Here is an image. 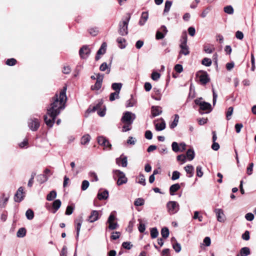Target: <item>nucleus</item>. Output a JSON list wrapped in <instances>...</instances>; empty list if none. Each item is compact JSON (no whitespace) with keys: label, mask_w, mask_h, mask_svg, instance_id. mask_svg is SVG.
Segmentation results:
<instances>
[{"label":"nucleus","mask_w":256,"mask_h":256,"mask_svg":"<svg viewBox=\"0 0 256 256\" xmlns=\"http://www.w3.org/2000/svg\"><path fill=\"white\" fill-rule=\"evenodd\" d=\"M56 196V190L51 191L46 196V200L48 201H51L55 198Z\"/></svg>","instance_id":"obj_30"},{"label":"nucleus","mask_w":256,"mask_h":256,"mask_svg":"<svg viewBox=\"0 0 256 256\" xmlns=\"http://www.w3.org/2000/svg\"><path fill=\"white\" fill-rule=\"evenodd\" d=\"M156 129L158 131H160L164 130L166 128V124L164 121L161 123H157L155 125Z\"/></svg>","instance_id":"obj_32"},{"label":"nucleus","mask_w":256,"mask_h":256,"mask_svg":"<svg viewBox=\"0 0 256 256\" xmlns=\"http://www.w3.org/2000/svg\"><path fill=\"white\" fill-rule=\"evenodd\" d=\"M23 191L24 189L22 187L20 186L18 188L14 196L15 202H19L23 200L24 197Z\"/></svg>","instance_id":"obj_14"},{"label":"nucleus","mask_w":256,"mask_h":256,"mask_svg":"<svg viewBox=\"0 0 256 256\" xmlns=\"http://www.w3.org/2000/svg\"><path fill=\"white\" fill-rule=\"evenodd\" d=\"M100 70L102 72H104V71L107 70L106 74H109L110 71V68L108 66L107 63L105 62H103L100 66Z\"/></svg>","instance_id":"obj_29"},{"label":"nucleus","mask_w":256,"mask_h":256,"mask_svg":"<svg viewBox=\"0 0 256 256\" xmlns=\"http://www.w3.org/2000/svg\"><path fill=\"white\" fill-rule=\"evenodd\" d=\"M202 98H199L194 100V102L196 104L198 105L200 107V110H208L206 113H208L212 110L211 104L207 102H203L202 100Z\"/></svg>","instance_id":"obj_4"},{"label":"nucleus","mask_w":256,"mask_h":256,"mask_svg":"<svg viewBox=\"0 0 256 256\" xmlns=\"http://www.w3.org/2000/svg\"><path fill=\"white\" fill-rule=\"evenodd\" d=\"M179 120V116L178 114H176L174 115V121L170 124V128H174L176 127L178 125Z\"/></svg>","instance_id":"obj_35"},{"label":"nucleus","mask_w":256,"mask_h":256,"mask_svg":"<svg viewBox=\"0 0 256 256\" xmlns=\"http://www.w3.org/2000/svg\"><path fill=\"white\" fill-rule=\"evenodd\" d=\"M122 246L124 248L126 249V250H130L132 246V245L130 244V242H124L122 244Z\"/></svg>","instance_id":"obj_58"},{"label":"nucleus","mask_w":256,"mask_h":256,"mask_svg":"<svg viewBox=\"0 0 256 256\" xmlns=\"http://www.w3.org/2000/svg\"><path fill=\"white\" fill-rule=\"evenodd\" d=\"M90 53V50L87 46H82L79 50V54L81 58H86Z\"/></svg>","instance_id":"obj_10"},{"label":"nucleus","mask_w":256,"mask_h":256,"mask_svg":"<svg viewBox=\"0 0 256 256\" xmlns=\"http://www.w3.org/2000/svg\"><path fill=\"white\" fill-rule=\"evenodd\" d=\"M174 70L180 73L183 71V68L182 65L180 64H177L174 66Z\"/></svg>","instance_id":"obj_62"},{"label":"nucleus","mask_w":256,"mask_h":256,"mask_svg":"<svg viewBox=\"0 0 256 256\" xmlns=\"http://www.w3.org/2000/svg\"><path fill=\"white\" fill-rule=\"evenodd\" d=\"M66 90V88L64 87L59 94H56L52 98V102L50 107L47 109L46 114L44 116V120L49 127L51 128L53 126L56 117L65 108V104L67 100Z\"/></svg>","instance_id":"obj_1"},{"label":"nucleus","mask_w":256,"mask_h":256,"mask_svg":"<svg viewBox=\"0 0 256 256\" xmlns=\"http://www.w3.org/2000/svg\"><path fill=\"white\" fill-rule=\"evenodd\" d=\"M245 218L247 220L252 221L254 218V215L252 213H248L245 216Z\"/></svg>","instance_id":"obj_63"},{"label":"nucleus","mask_w":256,"mask_h":256,"mask_svg":"<svg viewBox=\"0 0 256 256\" xmlns=\"http://www.w3.org/2000/svg\"><path fill=\"white\" fill-rule=\"evenodd\" d=\"M148 18V14L147 12H142L138 24L140 26H144Z\"/></svg>","instance_id":"obj_18"},{"label":"nucleus","mask_w":256,"mask_h":256,"mask_svg":"<svg viewBox=\"0 0 256 256\" xmlns=\"http://www.w3.org/2000/svg\"><path fill=\"white\" fill-rule=\"evenodd\" d=\"M38 180L40 183H43L44 182L46 181L48 179V178L46 174H40L38 176Z\"/></svg>","instance_id":"obj_51"},{"label":"nucleus","mask_w":256,"mask_h":256,"mask_svg":"<svg viewBox=\"0 0 256 256\" xmlns=\"http://www.w3.org/2000/svg\"><path fill=\"white\" fill-rule=\"evenodd\" d=\"M169 234L170 232L168 228L164 227L162 229L161 234L164 238H168Z\"/></svg>","instance_id":"obj_38"},{"label":"nucleus","mask_w":256,"mask_h":256,"mask_svg":"<svg viewBox=\"0 0 256 256\" xmlns=\"http://www.w3.org/2000/svg\"><path fill=\"white\" fill-rule=\"evenodd\" d=\"M130 16L127 14L126 18L119 24L118 32L122 36L126 35L128 33V26Z\"/></svg>","instance_id":"obj_2"},{"label":"nucleus","mask_w":256,"mask_h":256,"mask_svg":"<svg viewBox=\"0 0 256 256\" xmlns=\"http://www.w3.org/2000/svg\"><path fill=\"white\" fill-rule=\"evenodd\" d=\"M102 105L101 102L98 103L96 105L94 106L92 108H89L86 112L90 113L92 112H94L96 110L98 111V114L100 116H104L106 114V108H103L102 110H100V107Z\"/></svg>","instance_id":"obj_7"},{"label":"nucleus","mask_w":256,"mask_h":256,"mask_svg":"<svg viewBox=\"0 0 256 256\" xmlns=\"http://www.w3.org/2000/svg\"><path fill=\"white\" fill-rule=\"evenodd\" d=\"M97 197L99 200H106L108 197V192L104 190L102 192H98Z\"/></svg>","instance_id":"obj_20"},{"label":"nucleus","mask_w":256,"mask_h":256,"mask_svg":"<svg viewBox=\"0 0 256 256\" xmlns=\"http://www.w3.org/2000/svg\"><path fill=\"white\" fill-rule=\"evenodd\" d=\"M136 115L130 112H126L124 113L122 116L121 118V122L123 124H132L136 118Z\"/></svg>","instance_id":"obj_3"},{"label":"nucleus","mask_w":256,"mask_h":256,"mask_svg":"<svg viewBox=\"0 0 256 256\" xmlns=\"http://www.w3.org/2000/svg\"><path fill=\"white\" fill-rule=\"evenodd\" d=\"M118 43L119 44L118 46L120 48H124L126 47L125 42L126 40L124 38L120 37L117 38L116 40Z\"/></svg>","instance_id":"obj_31"},{"label":"nucleus","mask_w":256,"mask_h":256,"mask_svg":"<svg viewBox=\"0 0 256 256\" xmlns=\"http://www.w3.org/2000/svg\"><path fill=\"white\" fill-rule=\"evenodd\" d=\"M253 167H254L253 163L252 162L249 164V166L247 168V169H246V173L248 175H251L252 174Z\"/></svg>","instance_id":"obj_56"},{"label":"nucleus","mask_w":256,"mask_h":256,"mask_svg":"<svg viewBox=\"0 0 256 256\" xmlns=\"http://www.w3.org/2000/svg\"><path fill=\"white\" fill-rule=\"evenodd\" d=\"M122 88V83H116L114 82L112 84V88L113 90L115 91V92L120 93V90Z\"/></svg>","instance_id":"obj_28"},{"label":"nucleus","mask_w":256,"mask_h":256,"mask_svg":"<svg viewBox=\"0 0 256 256\" xmlns=\"http://www.w3.org/2000/svg\"><path fill=\"white\" fill-rule=\"evenodd\" d=\"M114 213V212H111L107 220V223L108 224V228L110 230H116L118 227V224L114 222L116 219Z\"/></svg>","instance_id":"obj_6"},{"label":"nucleus","mask_w":256,"mask_h":256,"mask_svg":"<svg viewBox=\"0 0 256 256\" xmlns=\"http://www.w3.org/2000/svg\"><path fill=\"white\" fill-rule=\"evenodd\" d=\"M180 41L181 44L180 45L187 44V34L186 32H182Z\"/></svg>","instance_id":"obj_41"},{"label":"nucleus","mask_w":256,"mask_h":256,"mask_svg":"<svg viewBox=\"0 0 256 256\" xmlns=\"http://www.w3.org/2000/svg\"><path fill=\"white\" fill-rule=\"evenodd\" d=\"M16 60L14 58H10L7 60L6 61V64L10 66H12L16 64Z\"/></svg>","instance_id":"obj_55"},{"label":"nucleus","mask_w":256,"mask_h":256,"mask_svg":"<svg viewBox=\"0 0 256 256\" xmlns=\"http://www.w3.org/2000/svg\"><path fill=\"white\" fill-rule=\"evenodd\" d=\"M144 204V200L142 198H138L134 202V204L136 206H142Z\"/></svg>","instance_id":"obj_44"},{"label":"nucleus","mask_w":256,"mask_h":256,"mask_svg":"<svg viewBox=\"0 0 256 256\" xmlns=\"http://www.w3.org/2000/svg\"><path fill=\"white\" fill-rule=\"evenodd\" d=\"M62 204L61 201L60 200H55L52 203V208L54 209V211L52 212L54 214L56 213V211L60 208Z\"/></svg>","instance_id":"obj_23"},{"label":"nucleus","mask_w":256,"mask_h":256,"mask_svg":"<svg viewBox=\"0 0 256 256\" xmlns=\"http://www.w3.org/2000/svg\"><path fill=\"white\" fill-rule=\"evenodd\" d=\"M116 163L118 166H122V167H126L128 164L127 156L122 154L119 158L116 159Z\"/></svg>","instance_id":"obj_12"},{"label":"nucleus","mask_w":256,"mask_h":256,"mask_svg":"<svg viewBox=\"0 0 256 256\" xmlns=\"http://www.w3.org/2000/svg\"><path fill=\"white\" fill-rule=\"evenodd\" d=\"M164 34L160 31H158L156 33V38L157 40H160L164 37Z\"/></svg>","instance_id":"obj_64"},{"label":"nucleus","mask_w":256,"mask_h":256,"mask_svg":"<svg viewBox=\"0 0 256 256\" xmlns=\"http://www.w3.org/2000/svg\"><path fill=\"white\" fill-rule=\"evenodd\" d=\"M99 218V212L97 210H92L88 218V221L90 222H94Z\"/></svg>","instance_id":"obj_16"},{"label":"nucleus","mask_w":256,"mask_h":256,"mask_svg":"<svg viewBox=\"0 0 256 256\" xmlns=\"http://www.w3.org/2000/svg\"><path fill=\"white\" fill-rule=\"evenodd\" d=\"M184 170L188 174H189L188 177L191 178L194 174V168L192 165H187L184 168Z\"/></svg>","instance_id":"obj_24"},{"label":"nucleus","mask_w":256,"mask_h":256,"mask_svg":"<svg viewBox=\"0 0 256 256\" xmlns=\"http://www.w3.org/2000/svg\"><path fill=\"white\" fill-rule=\"evenodd\" d=\"M119 94L120 93L115 92L111 93L110 95V100L112 102L116 99H118L120 98Z\"/></svg>","instance_id":"obj_43"},{"label":"nucleus","mask_w":256,"mask_h":256,"mask_svg":"<svg viewBox=\"0 0 256 256\" xmlns=\"http://www.w3.org/2000/svg\"><path fill=\"white\" fill-rule=\"evenodd\" d=\"M194 150L192 149H189L186 152V156L188 160H192L194 158Z\"/></svg>","instance_id":"obj_36"},{"label":"nucleus","mask_w":256,"mask_h":256,"mask_svg":"<svg viewBox=\"0 0 256 256\" xmlns=\"http://www.w3.org/2000/svg\"><path fill=\"white\" fill-rule=\"evenodd\" d=\"M120 232H113L110 238L114 240L118 239L120 236Z\"/></svg>","instance_id":"obj_60"},{"label":"nucleus","mask_w":256,"mask_h":256,"mask_svg":"<svg viewBox=\"0 0 256 256\" xmlns=\"http://www.w3.org/2000/svg\"><path fill=\"white\" fill-rule=\"evenodd\" d=\"M172 5V2L170 0H166L165 2L164 8V13H167L170 11V7Z\"/></svg>","instance_id":"obj_37"},{"label":"nucleus","mask_w":256,"mask_h":256,"mask_svg":"<svg viewBox=\"0 0 256 256\" xmlns=\"http://www.w3.org/2000/svg\"><path fill=\"white\" fill-rule=\"evenodd\" d=\"M40 122L37 118L30 119V122H28V126L32 131H36L40 127Z\"/></svg>","instance_id":"obj_11"},{"label":"nucleus","mask_w":256,"mask_h":256,"mask_svg":"<svg viewBox=\"0 0 256 256\" xmlns=\"http://www.w3.org/2000/svg\"><path fill=\"white\" fill-rule=\"evenodd\" d=\"M214 48L213 46H206L204 47V52L208 54L212 53L214 52Z\"/></svg>","instance_id":"obj_54"},{"label":"nucleus","mask_w":256,"mask_h":256,"mask_svg":"<svg viewBox=\"0 0 256 256\" xmlns=\"http://www.w3.org/2000/svg\"><path fill=\"white\" fill-rule=\"evenodd\" d=\"M224 12L228 14H232L234 13V8L231 6H228L224 8Z\"/></svg>","instance_id":"obj_45"},{"label":"nucleus","mask_w":256,"mask_h":256,"mask_svg":"<svg viewBox=\"0 0 256 256\" xmlns=\"http://www.w3.org/2000/svg\"><path fill=\"white\" fill-rule=\"evenodd\" d=\"M180 48L181 50L180 52V54H183L184 56H186L189 54L190 51L188 50V47L187 44L180 45Z\"/></svg>","instance_id":"obj_25"},{"label":"nucleus","mask_w":256,"mask_h":256,"mask_svg":"<svg viewBox=\"0 0 256 256\" xmlns=\"http://www.w3.org/2000/svg\"><path fill=\"white\" fill-rule=\"evenodd\" d=\"M26 216L28 220H32L34 217V213L32 210L28 209L26 211Z\"/></svg>","instance_id":"obj_39"},{"label":"nucleus","mask_w":256,"mask_h":256,"mask_svg":"<svg viewBox=\"0 0 256 256\" xmlns=\"http://www.w3.org/2000/svg\"><path fill=\"white\" fill-rule=\"evenodd\" d=\"M88 32L92 36H96L98 33V28H92L88 30Z\"/></svg>","instance_id":"obj_46"},{"label":"nucleus","mask_w":256,"mask_h":256,"mask_svg":"<svg viewBox=\"0 0 256 256\" xmlns=\"http://www.w3.org/2000/svg\"><path fill=\"white\" fill-rule=\"evenodd\" d=\"M74 208L71 206H68L66 208L65 214L66 215H70L73 212Z\"/></svg>","instance_id":"obj_57"},{"label":"nucleus","mask_w":256,"mask_h":256,"mask_svg":"<svg viewBox=\"0 0 256 256\" xmlns=\"http://www.w3.org/2000/svg\"><path fill=\"white\" fill-rule=\"evenodd\" d=\"M160 74L156 72H153L151 75V78L155 81L158 80L160 78Z\"/></svg>","instance_id":"obj_48"},{"label":"nucleus","mask_w":256,"mask_h":256,"mask_svg":"<svg viewBox=\"0 0 256 256\" xmlns=\"http://www.w3.org/2000/svg\"><path fill=\"white\" fill-rule=\"evenodd\" d=\"M180 186L179 184H175L172 185L170 188V194L171 196H174V192L179 190Z\"/></svg>","instance_id":"obj_22"},{"label":"nucleus","mask_w":256,"mask_h":256,"mask_svg":"<svg viewBox=\"0 0 256 256\" xmlns=\"http://www.w3.org/2000/svg\"><path fill=\"white\" fill-rule=\"evenodd\" d=\"M158 235V232L156 228H153L150 230V236L152 238H156Z\"/></svg>","instance_id":"obj_42"},{"label":"nucleus","mask_w":256,"mask_h":256,"mask_svg":"<svg viewBox=\"0 0 256 256\" xmlns=\"http://www.w3.org/2000/svg\"><path fill=\"white\" fill-rule=\"evenodd\" d=\"M214 212L216 216L217 220L220 222H224L226 220V217L224 213V211L221 208H216Z\"/></svg>","instance_id":"obj_13"},{"label":"nucleus","mask_w":256,"mask_h":256,"mask_svg":"<svg viewBox=\"0 0 256 256\" xmlns=\"http://www.w3.org/2000/svg\"><path fill=\"white\" fill-rule=\"evenodd\" d=\"M90 184L88 180H84L82 182L81 188L82 190H86L89 186Z\"/></svg>","instance_id":"obj_52"},{"label":"nucleus","mask_w":256,"mask_h":256,"mask_svg":"<svg viewBox=\"0 0 256 256\" xmlns=\"http://www.w3.org/2000/svg\"><path fill=\"white\" fill-rule=\"evenodd\" d=\"M82 222V218H80L79 220H76L75 221V222L76 224V238L78 237Z\"/></svg>","instance_id":"obj_26"},{"label":"nucleus","mask_w":256,"mask_h":256,"mask_svg":"<svg viewBox=\"0 0 256 256\" xmlns=\"http://www.w3.org/2000/svg\"><path fill=\"white\" fill-rule=\"evenodd\" d=\"M103 78V74H96V82L94 86H92L91 89L92 90H99L102 87Z\"/></svg>","instance_id":"obj_9"},{"label":"nucleus","mask_w":256,"mask_h":256,"mask_svg":"<svg viewBox=\"0 0 256 256\" xmlns=\"http://www.w3.org/2000/svg\"><path fill=\"white\" fill-rule=\"evenodd\" d=\"M196 176L200 178L202 177L203 176L202 168L200 166H197L196 167Z\"/></svg>","instance_id":"obj_61"},{"label":"nucleus","mask_w":256,"mask_h":256,"mask_svg":"<svg viewBox=\"0 0 256 256\" xmlns=\"http://www.w3.org/2000/svg\"><path fill=\"white\" fill-rule=\"evenodd\" d=\"M151 111L153 117L156 116L162 112V108L158 106H152Z\"/></svg>","instance_id":"obj_19"},{"label":"nucleus","mask_w":256,"mask_h":256,"mask_svg":"<svg viewBox=\"0 0 256 256\" xmlns=\"http://www.w3.org/2000/svg\"><path fill=\"white\" fill-rule=\"evenodd\" d=\"M202 74L200 76V82L202 84L205 85L210 81V78L206 72H202Z\"/></svg>","instance_id":"obj_15"},{"label":"nucleus","mask_w":256,"mask_h":256,"mask_svg":"<svg viewBox=\"0 0 256 256\" xmlns=\"http://www.w3.org/2000/svg\"><path fill=\"white\" fill-rule=\"evenodd\" d=\"M202 64L206 66H210L212 64V60L210 58H205L202 60Z\"/></svg>","instance_id":"obj_49"},{"label":"nucleus","mask_w":256,"mask_h":256,"mask_svg":"<svg viewBox=\"0 0 256 256\" xmlns=\"http://www.w3.org/2000/svg\"><path fill=\"white\" fill-rule=\"evenodd\" d=\"M26 230L25 228H20L16 232V236L18 238H23L26 236Z\"/></svg>","instance_id":"obj_33"},{"label":"nucleus","mask_w":256,"mask_h":256,"mask_svg":"<svg viewBox=\"0 0 256 256\" xmlns=\"http://www.w3.org/2000/svg\"><path fill=\"white\" fill-rule=\"evenodd\" d=\"M180 172L177 170L174 171L172 174V180H175L180 178Z\"/></svg>","instance_id":"obj_50"},{"label":"nucleus","mask_w":256,"mask_h":256,"mask_svg":"<svg viewBox=\"0 0 256 256\" xmlns=\"http://www.w3.org/2000/svg\"><path fill=\"white\" fill-rule=\"evenodd\" d=\"M172 150L176 152H177L180 151V146L176 142H174L172 143Z\"/></svg>","instance_id":"obj_47"},{"label":"nucleus","mask_w":256,"mask_h":256,"mask_svg":"<svg viewBox=\"0 0 256 256\" xmlns=\"http://www.w3.org/2000/svg\"><path fill=\"white\" fill-rule=\"evenodd\" d=\"M138 182L143 186L146 185V180L143 174L139 175V180Z\"/></svg>","instance_id":"obj_59"},{"label":"nucleus","mask_w":256,"mask_h":256,"mask_svg":"<svg viewBox=\"0 0 256 256\" xmlns=\"http://www.w3.org/2000/svg\"><path fill=\"white\" fill-rule=\"evenodd\" d=\"M234 108L232 106L228 108V110L226 114V117L228 120H230V116L232 114Z\"/></svg>","instance_id":"obj_53"},{"label":"nucleus","mask_w":256,"mask_h":256,"mask_svg":"<svg viewBox=\"0 0 256 256\" xmlns=\"http://www.w3.org/2000/svg\"><path fill=\"white\" fill-rule=\"evenodd\" d=\"M168 211L170 214L176 213L180 209V206L176 201H170L166 204Z\"/></svg>","instance_id":"obj_5"},{"label":"nucleus","mask_w":256,"mask_h":256,"mask_svg":"<svg viewBox=\"0 0 256 256\" xmlns=\"http://www.w3.org/2000/svg\"><path fill=\"white\" fill-rule=\"evenodd\" d=\"M98 144L104 147V149L110 150L112 149V144L106 137L100 136L98 138Z\"/></svg>","instance_id":"obj_8"},{"label":"nucleus","mask_w":256,"mask_h":256,"mask_svg":"<svg viewBox=\"0 0 256 256\" xmlns=\"http://www.w3.org/2000/svg\"><path fill=\"white\" fill-rule=\"evenodd\" d=\"M106 42H103L102 44L101 45L100 48L97 52L96 56V58H95L96 60H98L100 59V55L103 54L106 52Z\"/></svg>","instance_id":"obj_17"},{"label":"nucleus","mask_w":256,"mask_h":256,"mask_svg":"<svg viewBox=\"0 0 256 256\" xmlns=\"http://www.w3.org/2000/svg\"><path fill=\"white\" fill-rule=\"evenodd\" d=\"M90 139L91 137L88 134H85L82 138L80 144L82 145H85L90 142Z\"/></svg>","instance_id":"obj_27"},{"label":"nucleus","mask_w":256,"mask_h":256,"mask_svg":"<svg viewBox=\"0 0 256 256\" xmlns=\"http://www.w3.org/2000/svg\"><path fill=\"white\" fill-rule=\"evenodd\" d=\"M120 174H121V176L118 178L117 181V184L118 186L122 185L124 184H126L127 182L128 179L126 177V176L124 172H119Z\"/></svg>","instance_id":"obj_21"},{"label":"nucleus","mask_w":256,"mask_h":256,"mask_svg":"<svg viewBox=\"0 0 256 256\" xmlns=\"http://www.w3.org/2000/svg\"><path fill=\"white\" fill-rule=\"evenodd\" d=\"M88 176L92 182H97L98 180L96 174L94 172H90L88 173Z\"/></svg>","instance_id":"obj_40"},{"label":"nucleus","mask_w":256,"mask_h":256,"mask_svg":"<svg viewBox=\"0 0 256 256\" xmlns=\"http://www.w3.org/2000/svg\"><path fill=\"white\" fill-rule=\"evenodd\" d=\"M250 254V250L248 247L242 248L240 250V256H247Z\"/></svg>","instance_id":"obj_34"}]
</instances>
